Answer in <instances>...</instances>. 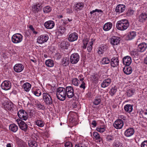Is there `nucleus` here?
<instances>
[{
	"mask_svg": "<svg viewBox=\"0 0 147 147\" xmlns=\"http://www.w3.org/2000/svg\"><path fill=\"white\" fill-rule=\"evenodd\" d=\"M5 104L4 105L5 107L8 110H11L13 107L12 103L11 102H8Z\"/></svg>",
	"mask_w": 147,
	"mask_h": 147,
	"instance_id": "a19ab883",
	"label": "nucleus"
},
{
	"mask_svg": "<svg viewBox=\"0 0 147 147\" xmlns=\"http://www.w3.org/2000/svg\"><path fill=\"white\" fill-rule=\"evenodd\" d=\"M46 65L49 67H52L54 65L53 61L51 59H49L45 61Z\"/></svg>",
	"mask_w": 147,
	"mask_h": 147,
	"instance_id": "2f4dec72",
	"label": "nucleus"
},
{
	"mask_svg": "<svg viewBox=\"0 0 147 147\" xmlns=\"http://www.w3.org/2000/svg\"><path fill=\"white\" fill-rule=\"evenodd\" d=\"M119 118L120 119H121V120H125L126 119L125 117V116L122 115H119Z\"/></svg>",
	"mask_w": 147,
	"mask_h": 147,
	"instance_id": "680f3d73",
	"label": "nucleus"
},
{
	"mask_svg": "<svg viewBox=\"0 0 147 147\" xmlns=\"http://www.w3.org/2000/svg\"><path fill=\"white\" fill-rule=\"evenodd\" d=\"M111 80L110 78H107L104 80L101 84V87L105 88L109 86L111 83Z\"/></svg>",
	"mask_w": 147,
	"mask_h": 147,
	"instance_id": "412c9836",
	"label": "nucleus"
},
{
	"mask_svg": "<svg viewBox=\"0 0 147 147\" xmlns=\"http://www.w3.org/2000/svg\"><path fill=\"white\" fill-rule=\"evenodd\" d=\"M17 143L18 147H27V145L21 140H18Z\"/></svg>",
	"mask_w": 147,
	"mask_h": 147,
	"instance_id": "58836bf2",
	"label": "nucleus"
},
{
	"mask_svg": "<svg viewBox=\"0 0 147 147\" xmlns=\"http://www.w3.org/2000/svg\"><path fill=\"white\" fill-rule=\"evenodd\" d=\"M80 56L77 53H74L71 55L70 57L71 63L73 64L76 63L79 61Z\"/></svg>",
	"mask_w": 147,
	"mask_h": 147,
	"instance_id": "9d476101",
	"label": "nucleus"
},
{
	"mask_svg": "<svg viewBox=\"0 0 147 147\" xmlns=\"http://www.w3.org/2000/svg\"><path fill=\"white\" fill-rule=\"evenodd\" d=\"M51 10V7L48 6L45 7L43 8V11L44 13H47L49 12Z\"/></svg>",
	"mask_w": 147,
	"mask_h": 147,
	"instance_id": "49530a36",
	"label": "nucleus"
},
{
	"mask_svg": "<svg viewBox=\"0 0 147 147\" xmlns=\"http://www.w3.org/2000/svg\"><path fill=\"white\" fill-rule=\"evenodd\" d=\"M128 21L125 19H123L118 21L116 24V28L119 30H126L129 26Z\"/></svg>",
	"mask_w": 147,
	"mask_h": 147,
	"instance_id": "f257e3e1",
	"label": "nucleus"
},
{
	"mask_svg": "<svg viewBox=\"0 0 147 147\" xmlns=\"http://www.w3.org/2000/svg\"><path fill=\"white\" fill-rule=\"evenodd\" d=\"M96 12H102V11L101 9H96L95 10H93L92 11H91L90 12V13L91 14H92L93 13H95V14H96Z\"/></svg>",
	"mask_w": 147,
	"mask_h": 147,
	"instance_id": "603ef678",
	"label": "nucleus"
},
{
	"mask_svg": "<svg viewBox=\"0 0 147 147\" xmlns=\"http://www.w3.org/2000/svg\"><path fill=\"white\" fill-rule=\"evenodd\" d=\"M32 92L34 94L37 96H39L41 94V92L39 89L36 90V91H33Z\"/></svg>",
	"mask_w": 147,
	"mask_h": 147,
	"instance_id": "de8ad7c7",
	"label": "nucleus"
},
{
	"mask_svg": "<svg viewBox=\"0 0 147 147\" xmlns=\"http://www.w3.org/2000/svg\"><path fill=\"white\" fill-rule=\"evenodd\" d=\"M69 59L68 57H64L62 61V64L64 66H67L69 63Z\"/></svg>",
	"mask_w": 147,
	"mask_h": 147,
	"instance_id": "e433bc0d",
	"label": "nucleus"
},
{
	"mask_svg": "<svg viewBox=\"0 0 147 147\" xmlns=\"http://www.w3.org/2000/svg\"><path fill=\"white\" fill-rule=\"evenodd\" d=\"M96 129L98 131L102 133L104 132L105 130V128L104 126H100L97 127Z\"/></svg>",
	"mask_w": 147,
	"mask_h": 147,
	"instance_id": "a18cd8bd",
	"label": "nucleus"
},
{
	"mask_svg": "<svg viewBox=\"0 0 147 147\" xmlns=\"http://www.w3.org/2000/svg\"><path fill=\"white\" fill-rule=\"evenodd\" d=\"M134 130L133 128H130L125 131L124 132V135L127 137H129L134 135Z\"/></svg>",
	"mask_w": 147,
	"mask_h": 147,
	"instance_id": "4468645a",
	"label": "nucleus"
},
{
	"mask_svg": "<svg viewBox=\"0 0 147 147\" xmlns=\"http://www.w3.org/2000/svg\"><path fill=\"white\" fill-rule=\"evenodd\" d=\"M84 5L83 3L82 2H79L77 3L74 5V8L76 10L82 9L84 7Z\"/></svg>",
	"mask_w": 147,
	"mask_h": 147,
	"instance_id": "cd10ccee",
	"label": "nucleus"
},
{
	"mask_svg": "<svg viewBox=\"0 0 147 147\" xmlns=\"http://www.w3.org/2000/svg\"><path fill=\"white\" fill-rule=\"evenodd\" d=\"M75 147H87L84 144H76Z\"/></svg>",
	"mask_w": 147,
	"mask_h": 147,
	"instance_id": "052dcab7",
	"label": "nucleus"
},
{
	"mask_svg": "<svg viewBox=\"0 0 147 147\" xmlns=\"http://www.w3.org/2000/svg\"><path fill=\"white\" fill-rule=\"evenodd\" d=\"M23 39L22 35L20 33H16L13 35L11 37L12 42L15 44L19 43Z\"/></svg>",
	"mask_w": 147,
	"mask_h": 147,
	"instance_id": "7ed1b4c3",
	"label": "nucleus"
},
{
	"mask_svg": "<svg viewBox=\"0 0 147 147\" xmlns=\"http://www.w3.org/2000/svg\"><path fill=\"white\" fill-rule=\"evenodd\" d=\"M72 11L71 9L67 8V12L68 13H72Z\"/></svg>",
	"mask_w": 147,
	"mask_h": 147,
	"instance_id": "0e129e2a",
	"label": "nucleus"
},
{
	"mask_svg": "<svg viewBox=\"0 0 147 147\" xmlns=\"http://www.w3.org/2000/svg\"><path fill=\"white\" fill-rule=\"evenodd\" d=\"M92 124L95 127L96 125V121H93L92 123Z\"/></svg>",
	"mask_w": 147,
	"mask_h": 147,
	"instance_id": "338daca9",
	"label": "nucleus"
},
{
	"mask_svg": "<svg viewBox=\"0 0 147 147\" xmlns=\"http://www.w3.org/2000/svg\"><path fill=\"white\" fill-rule=\"evenodd\" d=\"M19 117L21 119L26 120L28 118V114L25 111L21 109L18 113Z\"/></svg>",
	"mask_w": 147,
	"mask_h": 147,
	"instance_id": "1a4fd4ad",
	"label": "nucleus"
},
{
	"mask_svg": "<svg viewBox=\"0 0 147 147\" xmlns=\"http://www.w3.org/2000/svg\"><path fill=\"white\" fill-rule=\"evenodd\" d=\"M123 60V64L127 66H129L131 62V58L128 56L124 57Z\"/></svg>",
	"mask_w": 147,
	"mask_h": 147,
	"instance_id": "aec40b11",
	"label": "nucleus"
},
{
	"mask_svg": "<svg viewBox=\"0 0 147 147\" xmlns=\"http://www.w3.org/2000/svg\"><path fill=\"white\" fill-rule=\"evenodd\" d=\"M147 44L145 43H142L138 45V49L140 52H144L146 49Z\"/></svg>",
	"mask_w": 147,
	"mask_h": 147,
	"instance_id": "4be33fe9",
	"label": "nucleus"
},
{
	"mask_svg": "<svg viewBox=\"0 0 147 147\" xmlns=\"http://www.w3.org/2000/svg\"><path fill=\"white\" fill-rule=\"evenodd\" d=\"M48 36L46 34H42L39 36L37 38V42L40 44L43 43L47 42L49 39Z\"/></svg>",
	"mask_w": 147,
	"mask_h": 147,
	"instance_id": "423d86ee",
	"label": "nucleus"
},
{
	"mask_svg": "<svg viewBox=\"0 0 147 147\" xmlns=\"http://www.w3.org/2000/svg\"><path fill=\"white\" fill-rule=\"evenodd\" d=\"M10 130L13 132H16L18 129V126L15 124H11L9 126Z\"/></svg>",
	"mask_w": 147,
	"mask_h": 147,
	"instance_id": "c85d7f7f",
	"label": "nucleus"
},
{
	"mask_svg": "<svg viewBox=\"0 0 147 147\" xmlns=\"http://www.w3.org/2000/svg\"><path fill=\"white\" fill-rule=\"evenodd\" d=\"M36 107L38 109H43V106L39 102H38L35 104Z\"/></svg>",
	"mask_w": 147,
	"mask_h": 147,
	"instance_id": "3c124183",
	"label": "nucleus"
},
{
	"mask_svg": "<svg viewBox=\"0 0 147 147\" xmlns=\"http://www.w3.org/2000/svg\"><path fill=\"white\" fill-rule=\"evenodd\" d=\"M80 88H82L83 90H84L86 88V84L84 82H81V84L80 86Z\"/></svg>",
	"mask_w": 147,
	"mask_h": 147,
	"instance_id": "6e6d98bb",
	"label": "nucleus"
},
{
	"mask_svg": "<svg viewBox=\"0 0 147 147\" xmlns=\"http://www.w3.org/2000/svg\"><path fill=\"white\" fill-rule=\"evenodd\" d=\"M65 88L66 96L69 98H72L74 96V91L73 87L71 86H68Z\"/></svg>",
	"mask_w": 147,
	"mask_h": 147,
	"instance_id": "39448f33",
	"label": "nucleus"
},
{
	"mask_svg": "<svg viewBox=\"0 0 147 147\" xmlns=\"http://www.w3.org/2000/svg\"><path fill=\"white\" fill-rule=\"evenodd\" d=\"M24 66L20 63L16 64L13 67L15 71L17 73L21 72L24 69Z\"/></svg>",
	"mask_w": 147,
	"mask_h": 147,
	"instance_id": "dca6fc26",
	"label": "nucleus"
},
{
	"mask_svg": "<svg viewBox=\"0 0 147 147\" xmlns=\"http://www.w3.org/2000/svg\"><path fill=\"white\" fill-rule=\"evenodd\" d=\"M90 78L92 81H94L96 80V76L94 75L90 77Z\"/></svg>",
	"mask_w": 147,
	"mask_h": 147,
	"instance_id": "e2e57ef3",
	"label": "nucleus"
},
{
	"mask_svg": "<svg viewBox=\"0 0 147 147\" xmlns=\"http://www.w3.org/2000/svg\"><path fill=\"white\" fill-rule=\"evenodd\" d=\"M107 48V47L106 45H102L99 47L98 53L99 54H102L106 51Z\"/></svg>",
	"mask_w": 147,
	"mask_h": 147,
	"instance_id": "b1692460",
	"label": "nucleus"
},
{
	"mask_svg": "<svg viewBox=\"0 0 147 147\" xmlns=\"http://www.w3.org/2000/svg\"><path fill=\"white\" fill-rule=\"evenodd\" d=\"M136 36V34L135 32H129L127 35V39L128 40H131L134 39Z\"/></svg>",
	"mask_w": 147,
	"mask_h": 147,
	"instance_id": "bb28decb",
	"label": "nucleus"
},
{
	"mask_svg": "<svg viewBox=\"0 0 147 147\" xmlns=\"http://www.w3.org/2000/svg\"><path fill=\"white\" fill-rule=\"evenodd\" d=\"M135 90L133 89L127 90L126 91V94L128 97L132 96L134 93Z\"/></svg>",
	"mask_w": 147,
	"mask_h": 147,
	"instance_id": "72a5a7b5",
	"label": "nucleus"
},
{
	"mask_svg": "<svg viewBox=\"0 0 147 147\" xmlns=\"http://www.w3.org/2000/svg\"><path fill=\"white\" fill-rule=\"evenodd\" d=\"M93 136L95 139L98 140L99 142H100L102 140L99 134L97 132H94L93 134Z\"/></svg>",
	"mask_w": 147,
	"mask_h": 147,
	"instance_id": "f704fd0d",
	"label": "nucleus"
},
{
	"mask_svg": "<svg viewBox=\"0 0 147 147\" xmlns=\"http://www.w3.org/2000/svg\"><path fill=\"white\" fill-rule=\"evenodd\" d=\"M123 124V120L121 119H118L115 121L113 123V125L116 129H119L122 128Z\"/></svg>",
	"mask_w": 147,
	"mask_h": 147,
	"instance_id": "ddd939ff",
	"label": "nucleus"
},
{
	"mask_svg": "<svg viewBox=\"0 0 147 147\" xmlns=\"http://www.w3.org/2000/svg\"><path fill=\"white\" fill-rule=\"evenodd\" d=\"M78 38V34L76 33H73L69 34L68 38L70 42H73L76 40Z\"/></svg>",
	"mask_w": 147,
	"mask_h": 147,
	"instance_id": "5701e85b",
	"label": "nucleus"
},
{
	"mask_svg": "<svg viewBox=\"0 0 147 147\" xmlns=\"http://www.w3.org/2000/svg\"><path fill=\"white\" fill-rule=\"evenodd\" d=\"M144 63L146 64L147 65V56L144 59Z\"/></svg>",
	"mask_w": 147,
	"mask_h": 147,
	"instance_id": "774afa93",
	"label": "nucleus"
},
{
	"mask_svg": "<svg viewBox=\"0 0 147 147\" xmlns=\"http://www.w3.org/2000/svg\"><path fill=\"white\" fill-rule=\"evenodd\" d=\"M119 61L117 57H114L111 59V65L113 67H117L119 65Z\"/></svg>",
	"mask_w": 147,
	"mask_h": 147,
	"instance_id": "2eb2a0df",
	"label": "nucleus"
},
{
	"mask_svg": "<svg viewBox=\"0 0 147 147\" xmlns=\"http://www.w3.org/2000/svg\"><path fill=\"white\" fill-rule=\"evenodd\" d=\"M106 139L107 140L109 141H110L114 140V138L112 136L109 135L107 136Z\"/></svg>",
	"mask_w": 147,
	"mask_h": 147,
	"instance_id": "5fc2aeb1",
	"label": "nucleus"
},
{
	"mask_svg": "<svg viewBox=\"0 0 147 147\" xmlns=\"http://www.w3.org/2000/svg\"><path fill=\"white\" fill-rule=\"evenodd\" d=\"M112 26V24L111 22H108L105 24L103 27V29L106 31L109 30Z\"/></svg>",
	"mask_w": 147,
	"mask_h": 147,
	"instance_id": "a878e982",
	"label": "nucleus"
},
{
	"mask_svg": "<svg viewBox=\"0 0 147 147\" xmlns=\"http://www.w3.org/2000/svg\"><path fill=\"white\" fill-rule=\"evenodd\" d=\"M28 144L30 147H37V143L34 141L28 142Z\"/></svg>",
	"mask_w": 147,
	"mask_h": 147,
	"instance_id": "c03bdc74",
	"label": "nucleus"
},
{
	"mask_svg": "<svg viewBox=\"0 0 147 147\" xmlns=\"http://www.w3.org/2000/svg\"><path fill=\"white\" fill-rule=\"evenodd\" d=\"M23 87L25 91L28 92L29 91L30 89L31 85L29 83L26 82L23 84Z\"/></svg>",
	"mask_w": 147,
	"mask_h": 147,
	"instance_id": "473e14b6",
	"label": "nucleus"
},
{
	"mask_svg": "<svg viewBox=\"0 0 147 147\" xmlns=\"http://www.w3.org/2000/svg\"><path fill=\"white\" fill-rule=\"evenodd\" d=\"M109 59L107 57H104L102 60V63L103 64H106L109 63L110 62Z\"/></svg>",
	"mask_w": 147,
	"mask_h": 147,
	"instance_id": "37998d69",
	"label": "nucleus"
},
{
	"mask_svg": "<svg viewBox=\"0 0 147 147\" xmlns=\"http://www.w3.org/2000/svg\"><path fill=\"white\" fill-rule=\"evenodd\" d=\"M43 100L47 105H50L53 103L52 99L51 96L47 93L42 94Z\"/></svg>",
	"mask_w": 147,
	"mask_h": 147,
	"instance_id": "20e7f679",
	"label": "nucleus"
},
{
	"mask_svg": "<svg viewBox=\"0 0 147 147\" xmlns=\"http://www.w3.org/2000/svg\"><path fill=\"white\" fill-rule=\"evenodd\" d=\"M117 88L115 86L113 87L110 90L109 92V93L111 96H113L115 94L117 91Z\"/></svg>",
	"mask_w": 147,
	"mask_h": 147,
	"instance_id": "79ce46f5",
	"label": "nucleus"
},
{
	"mask_svg": "<svg viewBox=\"0 0 147 147\" xmlns=\"http://www.w3.org/2000/svg\"><path fill=\"white\" fill-rule=\"evenodd\" d=\"M93 44V42L92 41L90 42L88 44V41L86 40H85L84 41L82 48L83 49H85L87 46V50L88 52H91L92 50Z\"/></svg>",
	"mask_w": 147,
	"mask_h": 147,
	"instance_id": "0eeeda50",
	"label": "nucleus"
},
{
	"mask_svg": "<svg viewBox=\"0 0 147 147\" xmlns=\"http://www.w3.org/2000/svg\"><path fill=\"white\" fill-rule=\"evenodd\" d=\"M44 26L46 28L51 29L53 28L54 27L55 23L53 21L49 20L45 23Z\"/></svg>",
	"mask_w": 147,
	"mask_h": 147,
	"instance_id": "6ab92c4d",
	"label": "nucleus"
},
{
	"mask_svg": "<svg viewBox=\"0 0 147 147\" xmlns=\"http://www.w3.org/2000/svg\"><path fill=\"white\" fill-rule=\"evenodd\" d=\"M131 54L132 55H134L135 56V55H136L137 54V53L134 51H131Z\"/></svg>",
	"mask_w": 147,
	"mask_h": 147,
	"instance_id": "69168bd1",
	"label": "nucleus"
},
{
	"mask_svg": "<svg viewBox=\"0 0 147 147\" xmlns=\"http://www.w3.org/2000/svg\"><path fill=\"white\" fill-rule=\"evenodd\" d=\"M120 40L121 39L119 37L113 36L110 38V43L113 46L117 45L119 44Z\"/></svg>",
	"mask_w": 147,
	"mask_h": 147,
	"instance_id": "6e6552de",
	"label": "nucleus"
},
{
	"mask_svg": "<svg viewBox=\"0 0 147 147\" xmlns=\"http://www.w3.org/2000/svg\"><path fill=\"white\" fill-rule=\"evenodd\" d=\"M72 84L76 86H78L80 83V81L77 78H74L71 80Z\"/></svg>",
	"mask_w": 147,
	"mask_h": 147,
	"instance_id": "ea45409f",
	"label": "nucleus"
},
{
	"mask_svg": "<svg viewBox=\"0 0 147 147\" xmlns=\"http://www.w3.org/2000/svg\"><path fill=\"white\" fill-rule=\"evenodd\" d=\"M133 107V105L127 104L125 106L124 109L128 113H130L132 111Z\"/></svg>",
	"mask_w": 147,
	"mask_h": 147,
	"instance_id": "c756f323",
	"label": "nucleus"
},
{
	"mask_svg": "<svg viewBox=\"0 0 147 147\" xmlns=\"http://www.w3.org/2000/svg\"><path fill=\"white\" fill-rule=\"evenodd\" d=\"M36 124L38 127H42L44 125V122L41 120H37L35 121Z\"/></svg>",
	"mask_w": 147,
	"mask_h": 147,
	"instance_id": "4c0bfd02",
	"label": "nucleus"
},
{
	"mask_svg": "<svg viewBox=\"0 0 147 147\" xmlns=\"http://www.w3.org/2000/svg\"><path fill=\"white\" fill-rule=\"evenodd\" d=\"M16 121L20 129L25 131L27 130L28 125L24 121L20 119H17Z\"/></svg>",
	"mask_w": 147,
	"mask_h": 147,
	"instance_id": "9b49d317",
	"label": "nucleus"
},
{
	"mask_svg": "<svg viewBox=\"0 0 147 147\" xmlns=\"http://www.w3.org/2000/svg\"><path fill=\"white\" fill-rule=\"evenodd\" d=\"M124 72L127 75H129L131 74L132 72L131 68L127 66L124 68L123 69Z\"/></svg>",
	"mask_w": 147,
	"mask_h": 147,
	"instance_id": "7c9ffc66",
	"label": "nucleus"
},
{
	"mask_svg": "<svg viewBox=\"0 0 147 147\" xmlns=\"http://www.w3.org/2000/svg\"><path fill=\"white\" fill-rule=\"evenodd\" d=\"M42 7L40 3H36L32 6V11L34 12H38Z\"/></svg>",
	"mask_w": 147,
	"mask_h": 147,
	"instance_id": "f3484780",
	"label": "nucleus"
},
{
	"mask_svg": "<svg viewBox=\"0 0 147 147\" xmlns=\"http://www.w3.org/2000/svg\"><path fill=\"white\" fill-rule=\"evenodd\" d=\"M147 18V14L145 13H142L139 16V21L140 22H143L145 21Z\"/></svg>",
	"mask_w": 147,
	"mask_h": 147,
	"instance_id": "393cba45",
	"label": "nucleus"
},
{
	"mask_svg": "<svg viewBox=\"0 0 147 147\" xmlns=\"http://www.w3.org/2000/svg\"><path fill=\"white\" fill-rule=\"evenodd\" d=\"M125 6L123 5L119 4L116 7L115 11L117 13L119 14L123 12L125 9Z\"/></svg>",
	"mask_w": 147,
	"mask_h": 147,
	"instance_id": "a211bd4d",
	"label": "nucleus"
},
{
	"mask_svg": "<svg viewBox=\"0 0 147 147\" xmlns=\"http://www.w3.org/2000/svg\"><path fill=\"white\" fill-rule=\"evenodd\" d=\"M65 147H72V146L71 143L69 142H66L65 144Z\"/></svg>",
	"mask_w": 147,
	"mask_h": 147,
	"instance_id": "bf43d9fd",
	"label": "nucleus"
},
{
	"mask_svg": "<svg viewBox=\"0 0 147 147\" xmlns=\"http://www.w3.org/2000/svg\"><path fill=\"white\" fill-rule=\"evenodd\" d=\"M56 95L57 98L60 100L63 101L66 98L65 88L62 87H59L57 89Z\"/></svg>",
	"mask_w": 147,
	"mask_h": 147,
	"instance_id": "f03ea898",
	"label": "nucleus"
},
{
	"mask_svg": "<svg viewBox=\"0 0 147 147\" xmlns=\"http://www.w3.org/2000/svg\"><path fill=\"white\" fill-rule=\"evenodd\" d=\"M115 147H123V144L119 142H116L114 143Z\"/></svg>",
	"mask_w": 147,
	"mask_h": 147,
	"instance_id": "8fccbe9b",
	"label": "nucleus"
},
{
	"mask_svg": "<svg viewBox=\"0 0 147 147\" xmlns=\"http://www.w3.org/2000/svg\"><path fill=\"white\" fill-rule=\"evenodd\" d=\"M134 12V11L131 9H129L127 12V14L128 16L132 15Z\"/></svg>",
	"mask_w": 147,
	"mask_h": 147,
	"instance_id": "864d4df0",
	"label": "nucleus"
},
{
	"mask_svg": "<svg viewBox=\"0 0 147 147\" xmlns=\"http://www.w3.org/2000/svg\"><path fill=\"white\" fill-rule=\"evenodd\" d=\"M141 147H147V140L144 141L142 143Z\"/></svg>",
	"mask_w": 147,
	"mask_h": 147,
	"instance_id": "4d7b16f0",
	"label": "nucleus"
},
{
	"mask_svg": "<svg viewBox=\"0 0 147 147\" xmlns=\"http://www.w3.org/2000/svg\"><path fill=\"white\" fill-rule=\"evenodd\" d=\"M101 101V98L100 96L96 97L94 100L93 104L95 105H98L99 104Z\"/></svg>",
	"mask_w": 147,
	"mask_h": 147,
	"instance_id": "c9c22d12",
	"label": "nucleus"
},
{
	"mask_svg": "<svg viewBox=\"0 0 147 147\" xmlns=\"http://www.w3.org/2000/svg\"><path fill=\"white\" fill-rule=\"evenodd\" d=\"M1 88L5 90H9L11 88V84L10 81L5 80L4 81L1 85Z\"/></svg>",
	"mask_w": 147,
	"mask_h": 147,
	"instance_id": "f8f14e48",
	"label": "nucleus"
},
{
	"mask_svg": "<svg viewBox=\"0 0 147 147\" xmlns=\"http://www.w3.org/2000/svg\"><path fill=\"white\" fill-rule=\"evenodd\" d=\"M65 28L64 26H60L58 28L59 32L61 34H63L65 30Z\"/></svg>",
	"mask_w": 147,
	"mask_h": 147,
	"instance_id": "09e8293b",
	"label": "nucleus"
},
{
	"mask_svg": "<svg viewBox=\"0 0 147 147\" xmlns=\"http://www.w3.org/2000/svg\"><path fill=\"white\" fill-rule=\"evenodd\" d=\"M29 28L35 34H37V32L35 31L32 25H30Z\"/></svg>",
	"mask_w": 147,
	"mask_h": 147,
	"instance_id": "13d9d810",
	"label": "nucleus"
}]
</instances>
